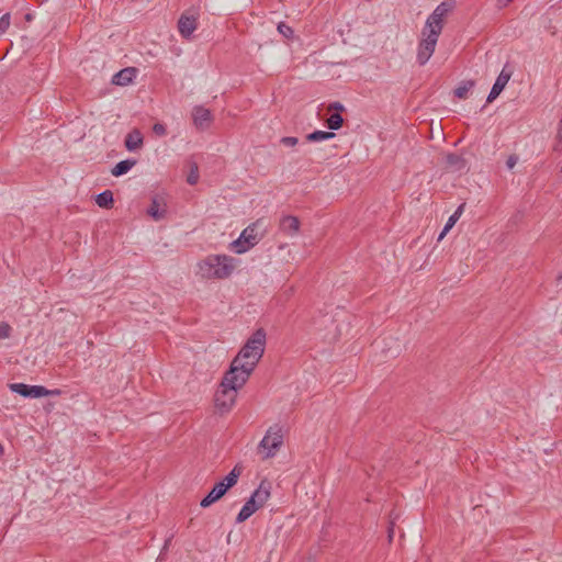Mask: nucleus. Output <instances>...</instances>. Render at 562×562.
<instances>
[{"label":"nucleus","mask_w":562,"mask_h":562,"mask_svg":"<svg viewBox=\"0 0 562 562\" xmlns=\"http://www.w3.org/2000/svg\"><path fill=\"white\" fill-rule=\"evenodd\" d=\"M153 132L158 136H165L167 133V130L162 123H156L153 126Z\"/></svg>","instance_id":"30"},{"label":"nucleus","mask_w":562,"mask_h":562,"mask_svg":"<svg viewBox=\"0 0 562 562\" xmlns=\"http://www.w3.org/2000/svg\"><path fill=\"white\" fill-rule=\"evenodd\" d=\"M270 497V484L261 482L254 491L251 496L246 501L245 505L251 508L255 513L261 508Z\"/></svg>","instance_id":"10"},{"label":"nucleus","mask_w":562,"mask_h":562,"mask_svg":"<svg viewBox=\"0 0 562 562\" xmlns=\"http://www.w3.org/2000/svg\"><path fill=\"white\" fill-rule=\"evenodd\" d=\"M278 31H279L282 35H284L285 37H289V36H291V35L293 34L292 29H291L290 26H288L286 24H284V23H280V24L278 25Z\"/></svg>","instance_id":"31"},{"label":"nucleus","mask_w":562,"mask_h":562,"mask_svg":"<svg viewBox=\"0 0 562 562\" xmlns=\"http://www.w3.org/2000/svg\"><path fill=\"white\" fill-rule=\"evenodd\" d=\"M143 145V135L138 130H133L125 137V147L128 151H135Z\"/></svg>","instance_id":"17"},{"label":"nucleus","mask_w":562,"mask_h":562,"mask_svg":"<svg viewBox=\"0 0 562 562\" xmlns=\"http://www.w3.org/2000/svg\"><path fill=\"white\" fill-rule=\"evenodd\" d=\"M462 211H463V205H460L454 211V213L448 218L447 223L443 226V229L439 234V237H438L439 240L442 239L445 237V235L454 226L457 221L460 218Z\"/></svg>","instance_id":"21"},{"label":"nucleus","mask_w":562,"mask_h":562,"mask_svg":"<svg viewBox=\"0 0 562 562\" xmlns=\"http://www.w3.org/2000/svg\"><path fill=\"white\" fill-rule=\"evenodd\" d=\"M95 203L100 207H104V209L110 207L113 203V193L110 190H105V191L97 194Z\"/></svg>","instance_id":"23"},{"label":"nucleus","mask_w":562,"mask_h":562,"mask_svg":"<svg viewBox=\"0 0 562 562\" xmlns=\"http://www.w3.org/2000/svg\"><path fill=\"white\" fill-rule=\"evenodd\" d=\"M258 241L259 237L256 226L249 225L240 233L239 237L231 244V249L235 254L241 255L251 249Z\"/></svg>","instance_id":"7"},{"label":"nucleus","mask_w":562,"mask_h":562,"mask_svg":"<svg viewBox=\"0 0 562 562\" xmlns=\"http://www.w3.org/2000/svg\"><path fill=\"white\" fill-rule=\"evenodd\" d=\"M171 539H172V535L168 539H166L165 544H164V550L168 549V547H169V544L171 542Z\"/></svg>","instance_id":"35"},{"label":"nucleus","mask_w":562,"mask_h":562,"mask_svg":"<svg viewBox=\"0 0 562 562\" xmlns=\"http://www.w3.org/2000/svg\"><path fill=\"white\" fill-rule=\"evenodd\" d=\"M199 180V172H198V167L194 166V168H192L190 175L188 176V183L190 184H195Z\"/></svg>","instance_id":"29"},{"label":"nucleus","mask_w":562,"mask_h":562,"mask_svg":"<svg viewBox=\"0 0 562 562\" xmlns=\"http://www.w3.org/2000/svg\"><path fill=\"white\" fill-rule=\"evenodd\" d=\"M510 77H512V70H508L507 67L505 66L502 69V71L499 72L498 77L496 78V80L487 95L486 101L488 103L493 102L502 93V91L505 89L508 81L510 80Z\"/></svg>","instance_id":"12"},{"label":"nucleus","mask_w":562,"mask_h":562,"mask_svg":"<svg viewBox=\"0 0 562 562\" xmlns=\"http://www.w3.org/2000/svg\"><path fill=\"white\" fill-rule=\"evenodd\" d=\"M11 331H12V328L8 323H5V322L0 323V339L9 338L11 335Z\"/></svg>","instance_id":"27"},{"label":"nucleus","mask_w":562,"mask_h":562,"mask_svg":"<svg viewBox=\"0 0 562 562\" xmlns=\"http://www.w3.org/2000/svg\"><path fill=\"white\" fill-rule=\"evenodd\" d=\"M178 30L182 37L190 38L196 30V20L193 16L181 15L178 22Z\"/></svg>","instance_id":"15"},{"label":"nucleus","mask_w":562,"mask_h":562,"mask_svg":"<svg viewBox=\"0 0 562 562\" xmlns=\"http://www.w3.org/2000/svg\"><path fill=\"white\" fill-rule=\"evenodd\" d=\"M561 171H562V165H561Z\"/></svg>","instance_id":"38"},{"label":"nucleus","mask_w":562,"mask_h":562,"mask_svg":"<svg viewBox=\"0 0 562 562\" xmlns=\"http://www.w3.org/2000/svg\"><path fill=\"white\" fill-rule=\"evenodd\" d=\"M240 475L239 470L235 467L222 481L217 482L209 494L201 501V507H209L217 502L225 493L234 486Z\"/></svg>","instance_id":"4"},{"label":"nucleus","mask_w":562,"mask_h":562,"mask_svg":"<svg viewBox=\"0 0 562 562\" xmlns=\"http://www.w3.org/2000/svg\"><path fill=\"white\" fill-rule=\"evenodd\" d=\"M334 137H335L334 132L314 131L306 136V139L312 143H319V142L331 139Z\"/></svg>","instance_id":"22"},{"label":"nucleus","mask_w":562,"mask_h":562,"mask_svg":"<svg viewBox=\"0 0 562 562\" xmlns=\"http://www.w3.org/2000/svg\"><path fill=\"white\" fill-rule=\"evenodd\" d=\"M342 123H344V119H342V116L339 113H333L327 119V126L331 131L339 130L341 127Z\"/></svg>","instance_id":"24"},{"label":"nucleus","mask_w":562,"mask_h":562,"mask_svg":"<svg viewBox=\"0 0 562 562\" xmlns=\"http://www.w3.org/2000/svg\"><path fill=\"white\" fill-rule=\"evenodd\" d=\"M474 86V80H463L454 89V95L459 99H465Z\"/></svg>","instance_id":"20"},{"label":"nucleus","mask_w":562,"mask_h":562,"mask_svg":"<svg viewBox=\"0 0 562 562\" xmlns=\"http://www.w3.org/2000/svg\"><path fill=\"white\" fill-rule=\"evenodd\" d=\"M3 451L2 447L0 446V453Z\"/></svg>","instance_id":"37"},{"label":"nucleus","mask_w":562,"mask_h":562,"mask_svg":"<svg viewBox=\"0 0 562 562\" xmlns=\"http://www.w3.org/2000/svg\"><path fill=\"white\" fill-rule=\"evenodd\" d=\"M280 143L288 147H294L299 143V139L293 136H284L280 139Z\"/></svg>","instance_id":"28"},{"label":"nucleus","mask_w":562,"mask_h":562,"mask_svg":"<svg viewBox=\"0 0 562 562\" xmlns=\"http://www.w3.org/2000/svg\"><path fill=\"white\" fill-rule=\"evenodd\" d=\"M270 497V484L261 482L254 491L251 496L246 501L245 505L251 508L255 513L261 508Z\"/></svg>","instance_id":"11"},{"label":"nucleus","mask_w":562,"mask_h":562,"mask_svg":"<svg viewBox=\"0 0 562 562\" xmlns=\"http://www.w3.org/2000/svg\"><path fill=\"white\" fill-rule=\"evenodd\" d=\"M518 161V157L516 155H510L506 161V166L508 169H513Z\"/></svg>","instance_id":"32"},{"label":"nucleus","mask_w":562,"mask_h":562,"mask_svg":"<svg viewBox=\"0 0 562 562\" xmlns=\"http://www.w3.org/2000/svg\"><path fill=\"white\" fill-rule=\"evenodd\" d=\"M283 445V430L279 425L268 428L263 438L259 442V450L263 452V459L272 458L277 454Z\"/></svg>","instance_id":"6"},{"label":"nucleus","mask_w":562,"mask_h":562,"mask_svg":"<svg viewBox=\"0 0 562 562\" xmlns=\"http://www.w3.org/2000/svg\"><path fill=\"white\" fill-rule=\"evenodd\" d=\"M192 116L194 125L200 130L207 128L212 121L211 111L204 106H195Z\"/></svg>","instance_id":"13"},{"label":"nucleus","mask_w":562,"mask_h":562,"mask_svg":"<svg viewBox=\"0 0 562 562\" xmlns=\"http://www.w3.org/2000/svg\"><path fill=\"white\" fill-rule=\"evenodd\" d=\"M10 24H11V15H10V13H4L0 18V35H3L8 31Z\"/></svg>","instance_id":"26"},{"label":"nucleus","mask_w":562,"mask_h":562,"mask_svg":"<svg viewBox=\"0 0 562 562\" xmlns=\"http://www.w3.org/2000/svg\"><path fill=\"white\" fill-rule=\"evenodd\" d=\"M453 7L454 2L452 0L442 1L427 18L425 26L441 32L443 27V19L453 9Z\"/></svg>","instance_id":"8"},{"label":"nucleus","mask_w":562,"mask_h":562,"mask_svg":"<svg viewBox=\"0 0 562 562\" xmlns=\"http://www.w3.org/2000/svg\"><path fill=\"white\" fill-rule=\"evenodd\" d=\"M137 70L134 67L124 68L112 77V83L116 86H127L136 77Z\"/></svg>","instance_id":"14"},{"label":"nucleus","mask_w":562,"mask_h":562,"mask_svg":"<svg viewBox=\"0 0 562 562\" xmlns=\"http://www.w3.org/2000/svg\"><path fill=\"white\" fill-rule=\"evenodd\" d=\"M135 165H136L135 159L122 160L113 167V169L111 170V173L114 177H121V176L127 173Z\"/></svg>","instance_id":"19"},{"label":"nucleus","mask_w":562,"mask_h":562,"mask_svg":"<svg viewBox=\"0 0 562 562\" xmlns=\"http://www.w3.org/2000/svg\"><path fill=\"white\" fill-rule=\"evenodd\" d=\"M266 347V331L258 328L245 342L236 357L232 360L229 372L239 380L248 381L259 360L262 358Z\"/></svg>","instance_id":"1"},{"label":"nucleus","mask_w":562,"mask_h":562,"mask_svg":"<svg viewBox=\"0 0 562 562\" xmlns=\"http://www.w3.org/2000/svg\"><path fill=\"white\" fill-rule=\"evenodd\" d=\"M235 269V259L227 255H210L198 262V273L205 279H226Z\"/></svg>","instance_id":"2"},{"label":"nucleus","mask_w":562,"mask_h":562,"mask_svg":"<svg viewBox=\"0 0 562 562\" xmlns=\"http://www.w3.org/2000/svg\"><path fill=\"white\" fill-rule=\"evenodd\" d=\"M458 160H459V156H458V155L449 154V155L447 156V161H448L449 164H456Z\"/></svg>","instance_id":"33"},{"label":"nucleus","mask_w":562,"mask_h":562,"mask_svg":"<svg viewBox=\"0 0 562 562\" xmlns=\"http://www.w3.org/2000/svg\"><path fill=\"white\" fill-rule=\"evenodd\" d=\"M280 229L289 236L296 235L300 229L299 218L291 215L283 216L280 222Z\"/></svg>","instance_id":"16"},{"label":"nucleus","mask_w":562,"mask_h":562,"mask_svg":"<svg viewBox=\"0 0 562 562\" xmlns=\"http://www.w3.org/2000/svg\"><path fill=\"white\" fill-rule=\"evenodd\" d=\"M252 514H255V512L251 508H249L247 505L244 504V506L241 507V509L239 510V513L236 517V522L240 524V522L247 520Z\"/></svg>","instance_id":"25"},{"label":"nucleus","mask_w":562,"mask_h":562,"mask_svg":"<svg viewBox=\"0 0 562 562\" xmlns=\"http://www.w3.org/2000/svg\"><path fill=\"white\" fill-rule=\"evenodd\" d=\"M512 0H499V2L503 4V5H506L510 2Z\"/></svg>","instance_id":"36"},{"label":"nucleus","mask_w":562,"mask_h":562,"mask_svg":"<svg viewBox=\"0 0 562 562\" xmlns=\"http://www.w3.org/2000/svg\"><path fill=\"white\" fill-rule=\"evenodd\" d=\"M330 109H334V110H337V111H344V105L339 102H335L333 104H330Z\"/></svg>","instance_id":"34"},{"label":"nucleus","mask_w":562,"mask_h":562,"mask_svg":"<svg viewBox=\"0 0 562 562\" xmlns=\"http://www.w3.org/2000/svg\"><path fill=\"white\" fill-rule=\"evenodd\" d=\"M147 213L155 221H160L166 215V207L160 205L158 198H154Z\"/></svg>","instance_id":"18"},{"label":"nucleus","mask_w":562,"mask_h":562,"mask_svg":"<svg viewBox=\"0 0 562 562\" xmlns=\"http://www.w3.org/2000/svg\"><path fill=\"white\" fill-rule=\"evenodd\" d=\"M440 33L441 32H438L432 29H428V27L424 26V29L422 31V38L418 43L417 56H416L417 63L420 66H424L425 64H427V61L432 56V54L436 49Z\"/></svg>","instance_id":"5"},{"label":"nucleus","mask_w":562,"mask_h":562,"mask_svg":"<svg viewBox=\"0 0 562 562\" xmlns=\"http://www.w3.org/2000/svg\"><path fill=\"white\" fill-rule=\"evenodd\" d=\"M247 381L239 380L238 376L229 372L223 376L220 389L215 393V404L222 412H228L236 402L237 391L241 389Z\"/></svg>","instance_id":"3"},{"label":"nucleus","mask_w":562,"mask_h":562,"mask_svg":"<svg viewBox=\"0 0 562 562\" xmlns=\"http://www.w3.org/2000/svg\"><path fill=\"white\" fill-rule=\"evenodd\" d=\"M11 390L19 395L29 398H40L53 393H58V391H50L42 385H27L24 383H14L11 385Z\"/></svg>","instance_id":"9"}]
</instances>
